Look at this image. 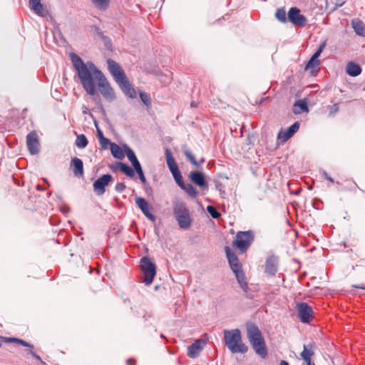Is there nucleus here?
<instances>
[{
  "label": "nucleus",
  "instance_id": "37998d69",
  "mask_svg": "<svg viewBox=\"0 0 365 365\" xmlns=\"http://www.w3.org/2000/svg\"><path fill=\"white\" fill-rule=\"evenodd\" d=\"M135 172H138L142 170L141 165L138 160V158L132 162H130Z\"/></svg>",
  "mask_w": 365,
  "mask_h": 365
},
{
  "label": "nucleus",
  "instance_id": "052dcab7",
  "mask_svg": "<svg viewBox=\"0 0 365 365\" xmlns=\"http://www.w3.org/2000/svg\"><path fill=\"white\" fill-rule=\"evenodd\" d=\"M190 106L192 108H196V107H197V104L195 101H192L191 103H190Z\"/></svg>",
  "mask_w": 365,
  "mask_h": 365
},
{
  "label": "nucleus",
  "instance_id": "f257e3e1",
  "mask_svg": "<svg viewBox=\"0 0 365 365\" xmlns=\"http://www.w3.org/2000/svg\"><path fill=\"white\" fill-rule=\"evenodd\" d=\"M74 68L77 71L80 82L86 93L91 96H98L111 103L116 98L115 93L108 79L91 61L84 63L81 58L74 53L70 54Z\"/></svg>",
  "mask_w": 365,
  "mask_h": 365
},
{
  "label": "nucleus",
  "instance_id": "f8f14e48",
  "mask_svg": "<svg viewBox=\"0 0 365 365\" xmlns=\"http://www.w3.org/2000/svg\"><path fill=\"white\" fill-rule=\"evenodd\" d=\"M26 144L31 154L39 153V140L36 132H31L26 136Z\"/></svg>",
  "mask_w": 365,
  "mask_h": 365
},
{
  "label": "nucleus",
  "instance_id": "de8ad7c7",
  "mask_svg": "<svg viewBox=\"0 0 365 365\" xmlns=\"http://www.w3.org/2000/svg\"><path fill=\"white\" fill-rule=\"evenodd\" d=\"M29 354H31L34 359L42 363L43 364H45V363L42 361L41 358L37 355L34 351H33L31 349L28 351Z\"/></svg>",
  "mask_w": 365,
  "mask_h": 365
},
{
  "label": "nucleus",
  "instance_id": "a19ab883",
  "mask_svg": "<svg viewBox=\"0 0 365 365\" xmlns=\"http://www.w3.org/2000/svg\"><path fill=\"white\" fill-rule=\"evenodd\" d=\"M326 46V43L323 42L321 43L318 48V49L315 51V53L313 54V56L311 57L314 59H318V57L320 56L322 52L323 51L324 47Z\"/></svg>",
  "mask_w": 365,
  "mask_h": 365
},
{
  "label": "nucleus",
  "instance_id": "49530a36",
  "mask_svg": "<svg viewBox=\"0 0 365 365\" xmlns=\"http://www.w3.org/2000/svg\"><path fill=\"white\" fill-rule=\"evenodd\" d=\"M125 189V185L123 182H118L115 185V190L118 192H122Z\"/></svg>",
  "mask_w": 365,
  "mask_h": 365
},
{
  "label": "nucleus",
  "instance_id": "6ab92c4d",
  "mask_svg": "<svg viewBox=\"0 0 365 365\" xmlns=\"http://www.w3.org/2000/svg\"><path fill=\"white\" fill-rule=\"evenodd\" d=\"M71 167L75 176H82L83 175V161L76 157L72 158Z\"/></svg>",
  "mask_w": 365,
  "mask_h": 365
},
{
  "label": "nucleus",
  "instance_id": "412c9836",
  "mask_svg": "<svg viewBox=\"0 0 365 365\" xmlns=\"http://www.w3.org/2000/svg\"><path fill=\"white\" fill-rule=\"evenodd\" d=\"M314 345L310 343L307 345H304V349L300 354L301 357L305 362L312 361V356L314 355Z\"/></svg>",
  "mask_w": 365,
  "mask_h": 365
},
{
  "label": "nucleus",
  "instance_id": "f3484780",
  "mask_svg": "<svg viewBox=\"0 0 365 365\" xmlns=\"http://www.w3.org/2000/svg\"><path fill=\"white\" fill-rule=\"evenodd\" d=\"M205 341L202 340H196L194 343L187 347V355L190 358H196L203 349L202 344Z\"/></svg>",
  "mask_w": 365,
  "mask_h": 365
},
{
  "label": "nucleus",
  "instance_id": "72a5a7b5",
  "mask_svg": "<svg viewBox=\"0 0 365 365\" xmlns=\"http://www.w3.org/2000/svg\"><path fill=\"white\" fill-rule=\"evenodd\" d=\"M171 173L178 186L180 187L183 185L184 181L180 170L178 169V170L173 171Z\"/></svg>",
  "mask_w": 365,
  "mask_h": 365
},
{
  "label": "nucleus",
  "instance_id": "13d9d810",
  "mask_svg": "<svg viewBox=\"0 0 365 365\" xmlns=\"http://www.w3.org/2000/svg\"><path fill=\"white\" fill-rule=\"evenodd\" d=\"M110 168L113 171L119 169V168H118V166L116 165V163L115 165H110Z\"/></svg>",
  "mask_w": 365,
  "mask_h": 365
},
{
  "label": "nucleus",
  "instance_id": "6e6d98bb",
  "mask_svg": "<svg viewBox=\"0 0 365 365\" xmlns=\"http://www.w3.org/2000/svg\"><path fill=\"white\" fill-rule=\"evenodd\" d=\"M104 43H105V46L109 48L110 46H111V42H110V38L108 37V40H103Z\"/></svg>",
  "mask_w": 365,
  "mask_h": 365
},
{
  "label": "nucleus",
  "instance_id": "774afa93",
  "mask_svg": "<svg viewBox=\"0 0 365 365\" xmlns=\"http://www.w3.org/2000/svg\"><path fill=\"white\" fill-rule=\"evenodd\" d=\"M1 346V344L0 343V347Z\"/></svg>",
  "mask_w": 365,
  "mask_h": 365
},
{
  "label": "nucleus",
  "instance_id": "423d86ee",
  "mask_svg": "<svg viewBox=\"0 0 365 365\" xmlns=\"http://www.w3.org/2000/svg\"><path fill=\"white\" fill-rule=\"evenodd\" d=\"M140 268L144 275L143 282L146 285L152 284L156 274V266L148 257L140 259Z\"/></svg>",
  "mask_w": 365,
  "mask_h": 365
},
{
  "label": "nucleus",
  "instance_id": "4c0bfd02",
  "mask_svg": "<svg viewBox=\"0 0 365 365\" xmlns=\"http://www.w3.org/2000/svg\"><path fill=\"white\" fill-rule=\"evenodd\" d=\"M207 210L208 213L211 215V217L214 219H217L220 217V213L217 210V209L212 205H208L207 207Z\"/></svg>",
  "mask_w": 365,
  "mask_h": 365
},
{
  "label": "nucleus",
  "instance_id": "7c9ffc66",
  "mask_svg": "<svg viewBox=\"0 0 365 365\" xmlns=\"http://www.w3.org/2000/svg\"><path fill=\"white\" fill-rule=\"evenodd\" d=\"M91 1L98 9L105 10L108 6L110 0H91Z\"/></svg>",
  "mask_w": 365,
  "mask_h": 365
},
{
  "label": "nucleus",
  "instance_id": "a211bd4d",
  "mask_svg": "<svg viewBox=\"0 0 365 365\" xmlns=\"http://www.w3.org/2000/svg\"><path fill=\"white\" fill-rule=\"evenodd\" d=\"M29 4L34 12L39 16L44 17L48 12L43 8L41 0H29Z\"/></svg>",
  "mask_w": 365,
  "mask_h": 365
},
{
  "label": "nucleus",
  "instance_id": "e2e57ef3",
  "mask_svg": "<svg viewBox=\"0 0 365 365\" xmlns=\"http://www.w3.org/2000/svg\"><path fill=\"white\" fill-rule=\"evenodd\" d=\"M306 365H315V364L312 361H308V362H306Z\"/></svg>",
  "mask_w": 365,
  "mask_h": 365
},
{
  "label": "nucleus",
  "instance_id": "0e129e2a",
  "mask_svg": "<svg viewBox=\"0 0 365 365\" xmlns=\"http://www.w3.org/2000/svg\"><path fill=\"white\" fill-rule=\"evenodd\" d=\"M344 4V3L340 4V2H338V4H336V8L341 6Z\"/></svg>",
  "mask_w": 365,
  "mask_h": 365
},
{
  "label": "nucleus",
  "instance_id": "aec40b11",
  "mask_svg": "<svg viewBox=\"0 0 365 365\" xmlns=\"http://www.w3.org/2000/svg\"><path fill=\"white\" fill-rule=\"evenodd\" d=\"M191 180L197 185L204 187L207 185L203 173L200 171H193L190 173Z\"/></svg>",
  "mask_w": 365,
  "mask_h": 365
},
{
  "label": "nucleus",
  "instance_id": "393cba45",
  "mask_svg": "<svg viewBox=\"0 0 365 365\" xmlns=\"http://www.w3.org/2000/svg\"><path fill=\"white\" fill-rule=\"evenodd\" d=\"M116 165L119 168V170L127 176L132 178L135 175L134 169L128 165L122 162H116Z\"/></svg>",
  "mask_w": 365,
  "mask_h": 365
},
{
  "label": "nucleus",
  "instance_id": "864d4df0",
  "mask_svg": "<svg viewBox=\"0 0 365 365\" xmlns=\"http://www.w3.org/2000/svg\"><path fill=\"white\" fill-rule=\"evenodd\" d=\"M168 168H169L170 173H172L173 171H175V170H178L179 169L177 163H175V165L169 167Z\"/></svg>",
  "mask_w": 365,
  "mask_h": 365
},
{
  "label": "nucleus",
  "instance_id": "ddd939ff",
  "mask_svg": "<svg viewBox=\"0 0 365 365\" xmlns=\"http://www.w3.org/2000/svg\"><path fill=\"white\" fill-rule=\"evenodd\" d=\"M278 257L274 255H270L265 262V272L270 276H274L278 271Z\"/></svg>",
  "mask_w": 365,
  "mask_h": 365
},
{
  "label": "nucleus",
  "instance_id": "ea45409f",
  "mask_svg": "<svg viewBox=\"0 0 365 365\" xmlns=\"http://www.w3.org/2000/svg\"><path fill=\"white\" fill-rule=\"evenodd\" d=\"M326 46V43L323 42L321 43L318 48V49L315 51V53L313 54V56L311 57L314 59H318V57L320 56L322 52L323 51L324 47Z\"/></svg>",
  "mask_w": 365,
  "mask_h": 365
},
{
  "label": "nucleus",
  "instance_id": "9b49d317",
  "mask_svg": "<svg viewBox=\"0 0 365 365\" xmlns=\"http://www.w3.org/2000/svg\"><path fill=\"white\" fill-rule=\"evenodd\" d=\"M299 126V123L297 121L286 130H281L277 135L278 140H279L282 143L287 141L298 131Z\"/></svg>",
  "mask_w": 365,
  "mask_h": 365
},
{
  "label": "nucleus",
  "instance_id": "1a4fd4ad",
  "mask_svg": "<svg viewBox=\"0 0 365 365\" xmlns=\"http://www.w3.org/2000/svg\"><path fill=\"white\" fill-rule=\"evenodd\" d=\"M288 19L295 26H304L307 23L306 17L300 14V10L297 7H292L288 11Z\"/></svg>",
  "mask_w": 365,
  "mask_h": 365
},
{
  "label": "nucleus",
  "instance_id": "2eb2a0df",
  "mask_svg": "<svg viewBox=\"0 0 365 365\" xmlns=\"http://www.w3.org/2000/svg\"><path fill=\"white\" fill-rule=\"evenodd\" d=\"M135 203L142 212L151 221L155 220V216L150 212L148 201L143 197H136Z\"/></svg>",
  "mask_w": 365,
  "mask_h": 365
},
{
  "label": "nucleus",
  "instance_id": "c03bdc74",
  "mask_svg": "<svg viewBox=\"0 0 365 365\" xmlns=\"http://www.w3.org/2000/svg\"><path fill=\"white\" fill-rule=\"evenodd\" d=\"M339 110V104L334 103L329 108V115H334Z\"/></svg>",
  "mask_w": 365,
  "mask_h": 365
},
{
  "label": "nucleus",
  "instance_id": "f03ea898",
  "mask_svg": "<svg viewBox=\"0 0 365 365\" xmlns=\"http://www.w3.org/2000/svg\"><path fill=\"white\" fill-rule=\"evenodd\" d=\"M247 337L255 351L262 359H265L268 355L264 338L262 331L256 324L252 322L246 323Z\"/></svg>",
  "mask_w": 365,
  "mask_h": 365
},
{
  "label": "nucleus",
  "instance_id": "338daca9",
  "mask_svg": "<svg viewBox=\"0 0 365 365\" xmlns=\"http://www.w3.org/2000/svg\"><path fill=\"white\" fill-rule=\"evenodd\" d=\"M363 261H365V258L361 259L360 262H363Z\"/></svg>",
  "mask_w": 365,
  "mask_h": 365
},
{
  "label": "nucleus",
  "instance_id": "79ce46f5",
  "mask_svg": "<svg viewBox=\"0 0 365 365\" xmlns=\"http://www.w3.org/2000/svg\"><path fill=\"white\" fill-rule=\"evenodd\" d=\"M99 143L101 145V148L106 150L108 148V145L110 146V144L112 143L108 138H103L99 140Z\"/></svg>",
  "mask_w": 365,
  "mask_h": 365
},
{
  "label": "nucleus",
  "instance_id": "58836bf2",
  "mask_svg": "<svg viewBox=\"0 0 365 365\" xmlns=\"http://www.w3.org/2000/svg\"><path fill=\"white\" fill-rule=\"evenodd\" d=\"M320 65V61L319 59H314L311 58L306 65L305 69L316 68Z\"/></svg>",
  "mask_w": 365,
  "mask_h": 365
},
{
  "label": "nucleus",
  "instance_id": "c756f323",
  "mask_svg": "<svg viewBox=\"0 0 365 365\" xmlns=\"http://www.w3.org/2000/svg\"><path fill=\"white\" fill-rule=\"evenodd\" d=\"M88 143V141L85 135L81 134L77 136L75 144L78 148H86Z\"/></svg>",
  "mask_w": 365,
  "mask_h": 365
},
{
  "label": "nucleus",
  "instance_id": "a18cd8bd",
  "mask_svg": "<svg viewBox=\"0 0 365 365\" xmlns=\"http://www.w3.org/2000/svg\"><path fill=\"white\" fill-rule=\"evenodd\" d=\"M16 343L20 344V345H22L24 346H26V347H30L31 349H34V346L30 344L29 343H28L27 341L23 340V339H18L16 338Z\"/></svg>",
  "mask_w": 365,
  "mask_h": 365
},
{
  "label": "nucleus",
  "instance_id": "bf43d9fd",
  "mask_svg": "<svg viewBox=\"0 0 365 365\" xmlns=\"http://www.w3.org/2000/svg\"><path fill=\"white\" fill-rule=\"evenodd\" d=\"M353 287L358 289H365V286L364 285H354Z\"/></svg>",
  "mask_w": 365,
  "mask_h": 365
},
{
  "label": "nucleus",
  "instance_id": "0eeeda50",
  "mask_svg": "<svg viewBox=\"0 0 365 365\" xmlns=\"http://www.w3.org/2000/svg\"><path fill=\"white\" fill-rule=\"evenodd\" d=\"M297 317L301 322L308 324L314 319L312 307L306 302H298L296 305Z\"/></svg>",
  "mask_w": 365,
  "mask_h": 365
},
{
  "label": "nucleus",
  "instance_id": "cd10ccee",
  "mask_svg": "<svg viewBox=\"0 0 365 365\" xmlns=\"http://www.w3.org/2000/svg\"><path fill=\"white\" fill-rule=\"evenodd\" d=\"M110 151L111 154L115 158L117 159H123L124 158V153L119 145L116 143H113L110 144Z\"/></svg>",
  "mask_w": 365,
  "mask_h": 365
},
{
  "label": "nucleus",
  "instance_id": "2f4dec72",
  "mask_svg": "<svg viewBox=\"0 0 365 365\" xmlns=\"http://www.w3.org/2000/svg\"><path fill=\"white\" fill-rule=\"evenodd\" d=\"M165 158L168 167H170L176 163L175 160L169 148L165 149Z\"/></svg>",
  "mask_w": 365,
  "mask_h": 365
},
{
  "label": "nucleus",
  "instance_id": "473e14b6",
  "mask_svg": "<svg viewBox=\"0 0 365 365\" xmlns=\"http://www.w3.org/2000/svg\"><path fill=\"white\" fill-rule=\"evenodd\" d=\"M171 173L178 186L180 187L183 185L184 181L180 170L178 169V170L173 171Z\"/></svg>",
  "mask_w": 365,
  "mask_h": 365
},
{
  "label": "nucleus",
  "instance_id": "20e7f679",
  "mask_svg": "<svg viewBox=\"0 0 365 365\" xmlns=\"http://www.w3.org/2000/svg\"><path fill=\"white\" fill-rule=\"evenodd\" d=\"M224 339L226 346L232 353L245 354L247 351V346L242 342L240 329L224 331Z\"/></svg>",
  "mask_w": 365,
  "mask_h": 365
},
{
  "label": "nucleus",
  "instance_id": "3c124183",
  "mask_svg": "<svg viewBox=\"0 0 365 365\" xmlns=\"http://www.w3.org/2000/svg\"><path fill=\"white\" fill-rule=\"evenodd\" d=\"M1 339H3L6 342H16V338H14V337H2Z\"/></svg>",
  "mask_w": 365,
  "mask_h": 365
},
{
  "label": "nucleus",
  "instance_id": "5701e85b",
  "mask_svg": "<svg viewBox=\"0 0 365 365\" xmlns=\"http://www.w3.org/2000/svg\"><path fill=\"white\" fill-rule=\"evenodd\" d=\"M235 274V277L240 286V287L245 291L247 292L248 285L246 282L245 275L241 269H238L236 272H233Z\"/></svg>",
  "mask_w": 365,
  "mask_h": 365
},
{
  "label": "nucleus",
  "instance_id": "dca6fc26",
  "mask_svg": "<svg viewBox=\"0 0 365 365\" xmlns=\"http://www.w3.org/2000/svg\"><path fill=\"white\" fill-rule=\"evenodd\" d=\"M122 90L123 93L130 98H135L137 97V93L135 88L132 86L127 77L123 80L117 83Z\"/></svg>",
  "mask_w": 365,
  "mask_h": 365
},
{
  "label": "nucleus",
  "instance_id": "c9c22d12",
  "mask_svg": "<svg viewBox=\"0 0 365 365\" xmlns=\"http://www.w3.org/2000/svg\"><path fill=\"white\" fill-rule=\"evenodd\" d=\"M275 16L281 22L287 21L286 11L284 9H278L276 11Z\"/></svg>",
  "mask_w": 365,
  "mask_h": 365
},
{
  "label": "nucleus",
  "instance_id": "7ed1b4c3",
  "mask_svg": "<svg viewBox=\"0 0 365 365\" xmlns=\"http://www.w3.org/2000/svg\"><path fill=\"white\" fill-rule=\"evenodd\" d=\"M173 216L180 229L187 230L190 228L192 219L190 210L185 202L175 200L173 206Z\"/></svg>",
  "mask_w": 365,
  "mask_h": 365
},
{
  "label": "nucleus",
  "instance_id": "603ef678",
  "mask_svg": "<svg viewBox=\"0 0 365 365\" xmlns=\"http://www.w3.org/2000/svg\"><path fill=\"white\" fill-rule=\"evenodd\" d=\"M323 176L329 181H330L331 182H334V180L332 178H331L327 172L324 171L323 172Z\"/></svg>",
  "mask_w": 365,
  "mask_h": 365
},
{
  "label": "nucleus",
  "instance_id": "69168bd1",
  "mask_svg": "<svg viewBox=\"0 0 365 365\" xmlns=\"http://www.w3.org/2000/svg\"><path fill=\"white\" fill-rule=\"evenodd\" d=\"M344 4V3L340 4V2H338V4H336V8L341 6Z\"/></svg>",
  "mask_w": 365,
  "mask_h": 365
},
{
  "label": "nucleus",
  "instance_id": "b1692460",
  "mask_svg": "<svg viewBox=\"0 0 365 365\" xmlns=\"http://www.w3.org/2000/svg\"><path fill=\"white\" fill-rule=\"evenodd\" d=\"M352 27L355 31V33L361 36H365V26L364 23L358 19H355L351 21Z\"/></svg>",
  "mask_w": 365,
  "mask_h": 365
},
{
  "label": "nucleus",
  "instance_id": "39448f33",
  "mask_svg": "<svg viewBox=\"0 0 365 365\" xmlns=\"http://www.w3.org/2000/svg\"><path fill=\"white\" fill-rule=\"evenodd\" d=\"M254 240V235L252 231L238 232L232 242L241 253L245 252Z\"/></svg>",
  "mask_w": 365,
  "mask_h": 365
},
{
  "label": "nucleus",
  "instance_id": "680f3d73",
  "mask_svg": "<svg viewBox=\"0 0 365 365\" xmlns=\"http://www.w3.org/2000/svg\"><path fill=\"white\" fill-rule=\"evenodd\" d=\"M279 365H289V363L284 360L280 361Z\"/></svg>",
  "mask_w": 365,
  "mask_h": 365
},
{
  "label": "nucleus",
  "instance_id": "6e6552de",
  "mask_svg": "<svg viewBox=\"0 0 365 365\" xmlns=\"http://www.w3.org/2000/svg\"><path fill=\"white\" fill-rule=\"evenodd\" d=\"M107 64L108 70L111 75L113 76L114 80L115 81L116 83L126 78L125 72L123 71L120 66L115 61L108 58L107 60Z\"/></svg>",
  "mask_w": 365,
  "mask_h": 365
},
{
  "label": "nucleus",
  "instance_id": "5fc2aeb1",
  "mask_svg": "<svg viewBox=\"0 0 365 365\" xmlns=\"http://www.w3.org/2000/svg\"><path fill=\"white\" fill-rule=\"evenodd\" d=\"M97 136H98V140L101 138H105L103 132L100 129L97 130Z\"/></svg>",
  "mask_w": 365,
  "mask_h": 365
},
{
  "label": "nucleus",
  "instance_id": "8fccbe9b",
  "mask_svg": "<svg viewBox=\"0 0 365 365\" xmlns=\"http://www.w3.org/2000/svg\"><path fill=\"white\" fill-rule=\"evenodd\" d=\"M96 31L98 36L103 40H108V37L106 36L99 28L96 29Z\"/></svg>",
  "mask_w": 365,
  "mask_h": 365
},
{
  "label": "nucleus",
  "instance_id": "4d7b16f0",
  "mask_svg": "<svg viewBox=\"0 0 365 365\" xmlns=\"http://www.w3.org/2000/svg\"><path fill=\"white\" fill-rule=\"evenodd\" d=\"M126 364L127 365H135V361L131 359H129L126 361Z\"/></svg>",
  "mask_w": 365,
  "mask_h": 365
},
{
  "label": "nucleus",
  "instance_id": "4468645a",
  "mask_svg": "<svg viewBox=\"0 0 365 365\" xmlns=\"http://www.w3.org/2000/svg\"><path fill=\"white\" fill-rule=\"evenodd\" d=\"M225 250L229 264L232 272H236L238 269H241L242 266L236 254L228 246L225 247Z\"/></svg>",
  "mask_w": 365,
  "mask_h": 365
},
{
  "label": "nucleus",
  "instance_id": "bb28decb",
  "mask_svg": "<svg viewBox=\"0 0 365 365\" xmlns=\"http://www.w3.org/2000/svg\"><path fill=\"white\" fill-rule=\"evenodd\" d=\"M308 107L307 103L305 100H299L297 101L294 104V113L296 114L300 113L302 112H307Z\"/></svg>",
  "mask_w": 365,
  "mask_h": 365
},
{
  "label": "nucleus",
  "instance_id": "c85d7f7f",
  "mask_svg": "<svg viewBox=\"0 0 365 365\" xmlns=\"http://www.w3.org/2000/svg\"><path fill=\"white\" fill-rule=\"evenodd\" d=\"M180 187L185 190L187 194L192 197H195L198 194L197 189L190 183L185 184L184 182L183 185L180 186Z\"/></svg>",
  "mask_w": 365,
  "mask_h": 365
},
{
  "label": "nucleus",
  "instance_id": "e433bc0d",
  "mask_svg": "<svg viewBox=\"0 0 365 365\" xmlns=\"http://www.w3.org/2000/svg\"><path fill=\"white\" fill-rule=\"evenodd\" d=\"M124 150H125V153L128 160H130V162H132L137 159V157H136L135 153L130 147L125 145Z\"/></svg>",
  "mask_w": 365,
  "mask_h": 365
},
{
  "label": "nucleus",
  "instance_id": "4be33fe9",
  "mask_svg": "<svg viewBox=\"0 0 365 365\" xmlns=\"http://www.w3.org/2000/svg\"><path fill=\"white\" fill-rule=\"evenodd\" d=\"M346 72L349 76L355 77L361 73V68L359 65L351 61L346 66Z\"/></svg>",
  "mask_w": 365,
  "mask_h": 365
},
{
  "label": "nucleus",
  "instance_id": "9d476101",
  "mask_svg": "<svg viewBox=\"0 0 365 365\" xmlns=\"http://www.w3.org/2000/svg\"><path fill=\"white\" fill-rule=\"evenodd\" d=\"M113 178L110 174H106L98 178L93 182V190L98 195L104 194L106 187L111 182Z\"/></svg>",
  "mask_w": 365,
  "mask_h": 365
},
{
  "label": "nucleus",
  "instance_id": "09e8293b",
  "mask_svg": "<svg viewBox=\"0 0 365 365\" xmlns=\"http://www.w3.org/2000/svg\"><path fill=\"white\" fill-rule=\"evenodd\" d=\"M138 177H139V179L140 180V181L143 182V183H146V178L144 175V173H143V169L140 170V171L138 172H136Z\"/></svg>",
  "mask_w": 365,
  "mask_h": 365
},
{
  "label": "nucleus",
  "instance_id": "a878e982",
  "mask_svg": "<svg viewBox=\"0 0 365 365\" xmlns=\"http://www.w3.org/2000/svg\"><path fill=\"white\" fill-rule=\"evenodd\" d=\"M183 153L186 158L195 167L199 168L200 165L205 162V158H202L200 161H197L195 156L188 149H183Z\"/></svg>",
  "mask_w": 365,
  "mask_h": 365
},
{
  "label": "nucleus",
  "instance_id": "f704fd0d",
  "mask_svg": "<svg viewBox=\"0 0 365 365\" xmlns=\"http://www.w3.org/2000/svg\"><path fill=\"white\" fill-rule=\"evenodd\" d=\"M141 101L148 107L151 106V101L149 94L145 92H140L139 93Z\"/></svg>",
  "mask_w": 365,
  "mask_h": 365
}]
</instances>
